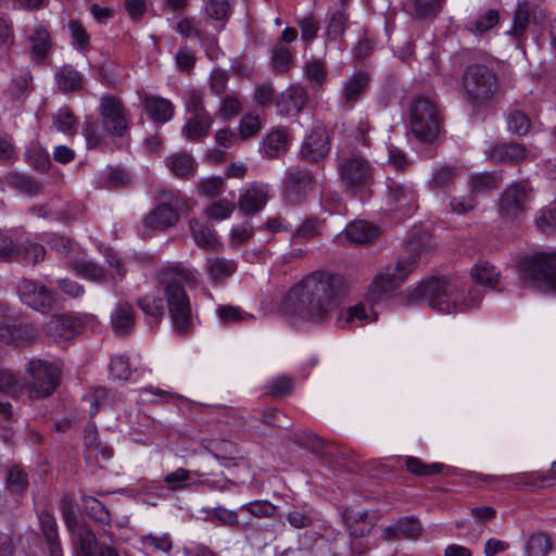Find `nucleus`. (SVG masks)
<instances>
[{
  "label": "nucleus",
  "instance_id": "3c124183",
  "mask_svg": "<svg viewBox=\"0 0 556 556\" xmlns=\"http://www.w3.org/2000/svg\"><path fill=\"white\" fill-rule=\"evenodd\" d=\"M407 470L417 476H433L441 472L443 465L440 463L426 464L417 457H408L405 460Z\"/></svg>",
  "mask_w": 556,
  "mask_h": 556
},
{
  "label": "nucleus",
  "instance_id": "6e6552de",
  "mask_svg": "<svg viewBox=\"0 0 556 556\" xmlns=\"http://www.w3.org/2000/svg\"><path fill=\"white\" fill-rule=\"evenodd\" d=\"M28 381L23 382L24 393L29 397H47L56 389L59 369L55 365L41 359H31L27 364Z\"/></svg>",
  "mask_w": 556,
  "mask_h": 556
},
{
  "label": "nucleus",
  "instance_id": "8fccbe9b",
  "mask_svg": "<svg viewBox=\"0 0 556 556\" xmlns=\"http://www.w3.org/2000/svg\"><path fill=\"white\" fill-rule=\"evenodd\" d=\"M83 506L88 516L93 518L101 525H108L110 522V513L105 506L92 496L83 497Z\"/></svg>",
  "mask_w": 556,
  "mask_h": 556
},
{
  "label": "nucleus",
  "instance_id": "37998d69",
  "mask_svg": "<svg viewBox=\"0 0 556 556\" xmlns=\"http://www.w3.org/2000/svg\"><path fill=\"white\" fill-rule=\"evenodd\" d=\"M552 540L546 533H533L526 543V555L547 556L552 551Z\"/></svg>",
  "mask_w": 556,
  "mask_h": 556
},
{
  "label": "nucleus",
  "instance_id": "680f3d73",
  "mask_svg": "<svg viewBox=\"0 0 556 556\" xmlns=\"http://www.w3.org/2000/svg\"><path fill=\"white\" fill-rule=\"evenodd\" d=\"M54 127L64 134H70L76 127V119L67 108H61L53 116Z\"/></svg>",
  "mask_w": 556,
  "mask_h": 556
},
{
  "label": "nucleus",
  "instance_id": "20e7f679",
  "mask_svg": "<svg viewBox=\"0 0 556 556\" xmlns=\"http://www.w3.org/2000/svg\"><path fill=\"white\" fill-rule=\"evenodd\" d=\"M337 169L348 192L364 195L374 184V168L358 153L342 151L338 156Z\"/></svg>",
  "mask_w": 556,
  "mask_h": 556
},
{
  "label": "nucleus",
  "instance_id": "e2e57ef3",
  "mask_svg": "<svg viewBox=\"0 0 556 556\" xmlns=\"http://www.w3.org/2000/svg\"><path fill=\"white\" fill-rule=\"evenodd\" d=\"M241 509L257 517H271L275 514L276 506L268 501H253L241 506Z\"/></svg>",
  "mask_w": 556,
  "mask_h": 556
},
{
  "label": "nucleus",
  "instance_id": "a19ab883",
  "mask_svg": "<svg viewBox=\"0 0 556 556\" xmlns=\"http://www.w3.org/2000/svg\"><path fill=\"white\" fill-rule=\"evenodd\" d=\"M14 256L23 258L27 264L35 265L45 256V248L38 243H31L27 239L16 240Z\"/></svg>",
  "mask_w": 556,
  "mask_h": 556
},
{
  "label": "nucleus",
  "instance_id": "774afa93",
  "mask_svg": "<svg viewBox=\"0 0 556 556\" xmlns=\"http://www.w3.org/2000/svg\"><path fill=\"white\" fill-rule=\"evenodd\" d=\"M305 74L314 89L321 88L326 78V71L323 62L313 61L307 63L305 67Z\"/></svg>",
  "mask_w": 556,
  "mask_h": 556
},
{
  "label": "nucleus",
  "instance_id": "f704fd0d",
  "mask_svg": "<svg viewBox=\"0 0 556 556\" xmlns=\"http://www.w3.org/2000/svg\"><path fill=\"white\" fill-rule=\"evenodd\" d=\"M71 267L78 276L90 281L102 282L108 279L106 271L89 258L71 261Z\"/></svg>",
  "mask_w": 556,
  "mask_h": 556
},
{
  "label": "nucleus",
  "instance_id": "c9c22d12",
  "mask_svg": "<svg viewBox=\"0 0 556 556\" xmlns=\"http://www.w3.org/2000/svg\"><path fill=\"white\" fill-rule=\"evenodd\" d=\"M527 156L526 148L518 143L497 146L490 153V159L497 163L519 162Z\"/></svg>",
  "mask_w": 556,
  "mask_h": 556
},
{
  "label": "nucleus",
  "instance_id": "a211bd4d",
  "mask_svg": "<svg viewBox=\"0 0 556 556\" xmlns=\"http://www.w3.org/2000/svg\"><path fill=\"white\" fill-rule=\"evenodd\" d=\"M388 212L399 211L409 216L415 205V192L412 186L392 182L389 186Z\"/></svg>",
  "mask_w": 556,
  "mask_h": 556
},
{
  "label": "nucleus",
  "instance_id": "5701e85b",
  "mask_svg": "<svg viewBox=\"0 0 556 556\" xmlns=\"http://www.w3.org/2000/svg\"><path fill=\"white\" fill-rule=\"evenodd\" d=\"M141 103L146 113L154 122L164 124L174 116L175 108L173 103L165 98L144 96Z\"/></svg>",
  "mask_w": 556,
  "mask_h": 556
},
{
  "label": "nucleus",
  "instance_id": "13d9d810",
  "mask_svg": "<svg viewBox=\"0 0 556 556\" xmlns=\"http://www.w3.org/2000/svg\"><path fill=\"white\" fill-rule=\"evenodd\" d=\"M68 31L76 49L85 50L88 48L90 37L86 28L79 22L71 20L68 22Z\"/></svg>",
  "mask_w": 556,
  "mask_h": 556
},
{
  "label": "nucleus",
  "instance_id": "09e8293b",
  "mask_svg": "<svg viewBox=\"0 0 556 556\" xmlns=\"http://www.w3.org/2000/svg\"><path fill=\"white\" fill-rule=\"evenodd\" d=\"M203 10L205 15L216 22H225L230 16L229 0H205Z\"/></svg>",
  "mask_w": 556,
  "mask_h": 556
},
{
  "label": "nucleus",
  "instance_id": "423d86ee",
  "mask_svg": "<svg viewBox=\"0 0 556 556\" xmlns=\"http://www.w3.org/2000/svg\"><path fill=\"white\" fill-rule=\"evenodd\" d=\"M409 126L419 141L433 142L441 129V114L437 104L425 97L415 98L409 108Z\"/></svg>",
  "mask_w": 556,
  "mask_h": 556
},
{
  "label": "nucleus",
  "instance_id": "58836bf2",
  "mask_svg": "<svg viewBox=\"0 0 556 556\" xmlns=\"http://www.w3.org/2000/svg\"><path fill=\"white\" fill-rule=\"evenodd\" d=\"M471 276L479 285L495 288L501 274L496 267L491 265L489 262H479L471 268Z\"/></svg>",
  "mask_w": 556,
  "mask_h": 556
},
{
  "label": "nucleus",
  "instance_id": "f03ea898",
  "mask_svg": "<svg viewBox=\"0 0 556 556\" xmlns=\"http://www.w3.org/2000/svg\"><path fill=\"white\" fill-rule=\"evenodd\" d=\"M425 299L429 306L442 314L463 313L468 308L477 306L482 295L475 288L467 291L456 282L443 278H433L421 282L410 295L412 301Z\"/></svg>",
  "mask_w": 556,
  "mask_h": 556
},
{
  "label": "nucleus",
  "instance_id": "b1692460",
  "mask_svg": "<svg viewBox=\"0 0 556 556\" xmlns=\"http://www.w3.org/2000/svg\"><path fill=\"white\" fill-rule=\"evenodd\" d=\"M204 473L199 470H189L182 467L176 468L175 470L164 476V484L170 492H179L190 488H198L197 480L193 477H203Z\"/></svg>",
  "mask_w": 556,
  "mask_h": 556
},
{
  "label": "nucleus",
  "instance_id": "052dcab7",
  "mask_svg": "<svg viewBox=\"0 0 556 556\" xmlns=\"http://www.w3.org/2000/svg\"><path fill=\"white\" fill-rule=\"evenodd\" d=\"M507 127L510 132L522 136L529 131L530 121L525 113L514 111L508 115Z\"/></svg>",
  "mask_w": 556,
  "mask_h": 556
},
{
  "label": "nucleus",
  "instance_id": "dca6fc26",
  "mask_svg": "<svg viewBox=\"0 0 556 556\" xmlns=\"http://www.w3.org/2000/svg\"><path fill=\"white\" fill-rule=\"evenodd\" d=\"M307 102V91L301 86H289L275 100L278 114L292 116L299 114Z\"/></svg>",
  "mask_w": 556,
  "mask_h": 556
},
{
  "label": "nucleus",
  "instance_id": "4468645a",
  "mask_svg": "<svg viewBox=\"0 0 556 556\" xmlns=\"http://www.w3.org/2000/svg\"><path fill=\"white\" fill-rule=\"evenodd\" d=\"M329 150L330 141L326 129L315 127L305 136L301 155L306 161L318 162L327 156Z\"/></svg>",
  "mask_w": 556,
  "mask_h": 556
},
{
  "label": "nucleus",
  "instance_id": "69168bd1",
  "mask_svg": "<svg viewBox=\"0 0 556 556\" xmlns=\"http://www.w3.org/2000/svg\"><path fill=\"white\" fill-rule=\"evenodd\" d=\"M372 320H376V317L371 319L370 316L366 313L365 306L363 304H356L350 307L346 311L344 317V324L349 326L364 325Z\"/></svg>",
  "mask_w": 556,
  "mask_h": 556
},
{
  "label": "nucleus",
  "instance_id": "6e6d98bb",
  "mask_svg": "<svg viewBox=\"0 0 556 556\" xmlns=\"http://www.w3.org/2000/svg\"><path fill=\"white\" fill-rule=\"evenodd\" d=\"M263 123L260 116L254 114H245L239 123V137L245 140L255 136L262 128Z\"/></svg>",
  "mask_w": 556,
  "mask_h": 556
},
{
  "label": "nucleus",
  "instance_id": "4d7b16f0",
  "mask_svg": "<svg viewBox=\"0 0 556 556\" xmlns=\"http://www.w3.org/2000/svg\"><path fill=\"white\" fill-rule=\"evenodd\" d=\"M397 530L400 540H415L420 536L422 528L417 519L406 517L397 521Z\"/></svg>",
  "mask_w": 556,
  "mask_h": 556
},
{
  "label": "nucleus",
  "instance_id": "393cba45",
  "mask_svg": "<svg viewBox=\"0 0 556 556\" xmlns=\"http://www.w3.org/2000/svg\"><path fill=\"white\" fill-rule=\"evenodd\" d=\"M29 41L31 60L38 63L43 62L52 47L48 28L42 24L37 25L29 37Z\"/></svg>",
  "mask_w": 556,
  "mask_h": 556
},
{
  "label": "nucleus",
  "instance_id": "72a5a7b5",
  "mask_svg": "<svg viewBox=\"0 0 556 556\" xmlns=\"http://www.w3.org/2000/svg\"><path fill=\"white\" fill-rule=\"evenodd\" d=\"M190 231L198 247L206 251H214L218 245L215 232L206 225L197 219L190 220Z\"/></svg>",
  "mask_w": 556,
  "mask_h": 556
},
{
  "label": "nucleus",
  "instance_id": "5fc2aeb1",
  "mask_svg": "<svg viewBox=\"0 0 556 556\" xmlns=\"http://www.w3.org/2000/svg\"><path fill=\"white\" fill-rule=\"evenodd\" d=\"M0 391L17 395L24 393V386L11 370L0 368Z\"/></svg>",
  "mask_w": 556,
  "mask_h": 556
},
{
  "label": "nucleus",
  "instance_id": "de8ad7c7",
  "mask_svg": "<svg viewBox=\"0 0 556 556\" xmlns=\"http://www.w3.org/2000/svg\"><path fill=\"white\" fill-rule=\"evenodd\" d=\"M531 14V4L528 2L520 3L517 7V10L514 15L513 27L508 31L509 35L514 36L516 39H519L523 36L528 25L531 23L530 21Z\"/></svg>",
  "mask_w": 556,
  "mask_h": 556
},
{
  "label": "nucleus",
  "instance_id": "0eeeda50",
  "mask_svg": "<svg viewBox=\"0 0 556 556\" xmlns=\"http://www.w3.org/2000/svg\"><path fill=\"white\" fill-rule=\"evenodd\" d=\"M463 88L473 105H482L492 100L496 93L497 78L488 66L473 64L465 70Z\"/></svg>",
  "mask_w": 556,
  "mask_h": 556
},
{
  "label": "nucleus",
  "instance_id": "2eb2a0df",
  "mask_svg": "<svg viewBox=\"0 0 556 556\" xmlns=\"http://www.w3.org/2000/svg\"><path fill=\"white\" fill-rule=\"evenodd\" d=\"M38 336L37 329L27 323H0V342L15 346L30 344Z\"/></svg>",
  "mask_w": 556,
  "mask_h": 556
},
{
  "label": "nucleus",
  "instance_id": "864d4df0",
  "mask_svg": "<svg viewBox=\"0 0 556 556\" xmlns=\"http://www.w3.org/2000/svg\"><path fill=\"white\" fill-rule=\"evenodd\" d=\"M28 486L27 475L18 467L11 468L5 478V488L12 493H22Z\"/></svg>",
  "mask_w": 556,
  "mask_h": 556
},
{
  "label": "nucleus",
  "instance_id": "a18cd8bd",
  "mask_svg": "<svg viewBox=\"0 0 556 556\" xmlns=\"http://www.w3.org/2000/svg\"><path fill=\"white\" fill-rule=\"evenodd\" d=\"M142 547L149 553L168 554L173 548V542L168 534H147L140 538Z\"/></svg>",
  "mask_w": 556,
  "mask_h": 556
},
{
  "label": "nucleus",
  "instance_id": "7ed1b4c3",
  "mask_svg": "<svg viewBox=\"0 0 556 556\" xmlns=\"http://www.w3.org/2000/svg\"><path fill=\"white\" fill-rule=\"evenodd\" d=\"M195 286L199 282L197 271L188 268H175L172 278L166 281L165 295L170 316L172 328L176 333H186L192 324L189 298L180 285Z\"/></svg>",
  "mask_w": 556,
  "mask_h": 556
},
{
  "label": "nucleus",
  "instance_id": "bb28decb",
  "mask_svg": "<svg viewBox=\"0 0 556 556\" xmlns=\"http://www.w3.org/2000/svg\"><path fill=\"white\" fill-rule=\"evenodd\" d=\"M76 323L68 316H53L45 327L46 333L54 341L71 339L76 331Z\"/></svg>",
  "mask_w": 556,
  "mask_h": 556
},
{
  "label": "nucleus",
  "instance_id": "c756f323",
  "mask_svg": "<svg viewBox=\"0 0 556 556\" xmlns=\"http://www.w3.org/2000/svg\"><path fill=\"white\" fill-rule=\"evenodd\" d=\"M75 530L71 533L74 536V547L78 556H96L97 539L91 529L86 523H81Z\"/></svg>",
  "mask_w": 556,
  "mask_h": 556
},
{
  "label": "nucleus",
  "instance_id": "9b49d317",
  "mask_svg": "<svg viewBox=\"0 0 556 556\" xmlns=\"http://www.w3.org/2000/svg\"><path fill=\"white\" fill-rule=\"evenodd\" d=\"M531 189L528 182H513L506 187L498 200V212L506 219L521 216L529 204Z\"/></svg>",
  "mask_w": 556,
  "mask_h": 556
},
{
  "label": "nucleus",
  "instance_id": "a878e982",
  "mask_svg": "<svg viewBox=\"0 0 556 556\" xmlns=\"http://www.w3.org/2000/svg\"><path fill=\"white\" fill-rule=\"evenodd\" d=\"M213 119L208 114H194L182 127V135L190 141H201L208 135Z\"/></svg>",
  "mask_w": 556,
  "mask_h": 556
},
{
  "label": "nucleus",
  "instance_id": "603ef678",
  "mask_svg": "<svg viewBox=\"0 0 556 556\" xmlns=\"http://www.w3.org/2000/svg\"><path fill=\"white\" fill-rule=\"evenodd\" d=\"M235 204L229 200H218L206 206L204 213L208 219L224 220L231 216Z\"/></svg>",
  "mask_w": 556,
  "mask_h": 556
},
{
  "label": "nucleus",
  "instance_id": "9d476101",
  "mask_svg": "<svg viewBox=\"0 0 556 556\" xmlns=\"http://www.w3.org/2000/svg\"><path fill=\"white\" fill-rule=\"evenodd\" d=\"M161 200L162 202L143 220L148 229L165 230L179 220L178 210L184 206V200L173 192H164Z\"/></svg>",
  "mask_w": 556,
  "mask_h": 556
},
{
  "label": "nucleus",
  "instance_id": "aec40b11",
  "mask_svg": "<svg viewBox=\"0 0 556 556\" xmlns=\"http://www.w3.org/2000/svg\"><path fill=\"white\" fill-rule=\"evenodd\" d=\"M290 144L287 130L276 128L269 131L260 144V153L268 159L278 157L286 153Z\"/></svg>",
  "mask_w": 556,
  "mask_h": 556
},
{
  "label": "nucleus",
  "instance_id": "2f4dec72",
  "mask_svg": "<svg viewBox=\"0 0 556 556\" xmlns=\"http://www.w3.org/2000/svg\"><path fill=\"white\" fill-rule=\"evenodd\" d=\"M311 182L312 177L308 173L302 170L291 173L286 184V199L291 202L296 201L306 193Z\"/></svg>",
  "mask_w": 556,
  "mask_h": 556
},
{
  "label": "nucleus",
  "instance_id": "ea45409f",
  "mask_svg": "<svg viewBox=\"0 0 556 556\" xmlns=\"http://www.w3.org/2000/svg\"><path fill=\"white\" fill-rule=\"evenodd\" d=\"M206 269L212 280L220 281L236 271L237 264L232 260L211 257L206 261Z\"/></svg>",
  "mask_w": 556,
  "mask_h": 556
},
{
  "label": "nucleus",
  "instance_id": "cd10ccee",
  "mask_svg": "<svg viewBox=\"0 0 556 556\" xmlns=\"http://www.w3.org/2000/svg\"><path fill=\"white\" fill-rule=\"evenodd\" d=\"M111 323L115 333L126 334L135 325L134 308L129 303L121 302L111 314Z\"/></svg>",
  "mask_w": 556,
  "mask_h": 556
},
{
  "label": "nucleus",
  "instance_id": "c85d7f7f",
  "mask_svg": "<svg viewBox=\"0 0 556 556\" xmlns=\"http://www.w3.org/2000/svg\"><path fill=\"white\" fill-rule=\"evenodd\" d=\"M444 0H405L404 10L414 18H428L439 14Z\"/></svg>",
  "mask_w": 556,
  "mask_h": 556
},
{
  "label": "nucleus",
  "instance_id": "7c9ffc66",
  "mask_svg": "<svg viewBox=\"0 0 556 556\" xmlns=\"http://www.w3.org/2000/svg\"><path fill=\"white\" fill-rule=\"evenodd\" d=\"M166 166L178 178L192 175L197 168V162L191 154L185 152L174 153L166 157Z\"/></svg>",
  "mask_w": 556,
  "mask_h": 556
},
{
  "label": "nucleus",
  "instance_id": "49530a36",
  "mask_svg": "<svg viewBox=\"0 0 556 556\" xmlns=\"http://www.w3.org/2000/svg\"><path fill=\"white\" fill-rule=\"evenodd\" d=\"M551 477L544 476L538 471L520 472L510 477V483L514 486H547L552 484Z\"/></svg>",
  "mask_w": 556,
  "mask_h": 556
},
{
  "label": "nucleus",
  "instance_id": "473e14b6",
  "mask_svg": "<svg viewBox=\"0 0 556 556\" xmlns=\"http://www.w3.org/2000/svg\"><path fill=\"white\" fill-rule=\"evenodd\" d=\"M378 235V228L364 220L351 223L345 228V237L353 243L365 244L374 240Z\"/></svg>",
  "mask_w": 556,
  "mask_h": 556
},
{
  "label": "nucleus",
  "instance_id": "6ab92c4d",
  "mask_svg": "<svg viewBox=\"0 0 556 556\" xmlns=\"http://www.w3.org/2000/svg\"><path fill=\"white\" fill-rule=\"evenodd\" d=\"M500 22L498 11L496 9H488L473 17L466 28L476 37L489 38L492 34L496 33Z\"/></svg>",
  "mask_w": 556,
  "mask_h": 556
},
{
  "label": "nucleus",
  "instance_id": "f3484780",
  "mask_svg": "<svg viewBox=\"0 0 556 556\" xmlns=\"http://www.w3.org/2000/svg\"><path fill=\"white\" fill-rule=\"evenodd\" d=\"M100 113L108 131L115 136H122L126 129V121L121 102L115 98H103L100 103Z\"/></svg>",
  "mask_w": 556,
  "mask_h": 556
},
{
  "label": "nucleus",
  "instance_id": "f257e3e1",
  "mask_svg": "<svg viewBox=\"0 0 556 556\" xmlns=\"http://www.w3.org/2000/svg\"><path fill=\"white\" fill-rule=\"evenodd\" d=\"M339 278L325 271H315L306 276L292 291L290 298L298 302V318L313 324L328 319L339 306L337 286Z\"/></svg>",
  "mask_w": 556,
  "mask_h": 556
},
{
  "label": "nucleus",
  "instance_id": "4be33fe9",
  "mask_svg": "<svg viewBox=\"0 0 556 556\" xmlns=\"http://www.w3.org/2000/svg\"><path fill=\"white\" fill-rule=\"evenodd\" d=\"M368 84L369 77L363 72L356 73L345 80L341 89L342 105L349 110L352 109L368 87Z\"/></svg>",
  "mask_w": 556,
  "mask_h": 556
},
{
  "label": "nucleus",
  "instance_id": "79ce46f5",
  "mask_svg": "<svg viewBox=\"0 0 556 556\" xmlns=\"http://www.w3.org/2000/svg\"><path fill=\"white\" fill-rule=\"evenodd\" d=\"M138 306L154 320H159L164 315V302L159 292H151L140 298Z\"/></svg>",
  "mask_w": 556,
  "mask_h": 556
},
{
  "label": "nucleus",
  "instance_id": "1a4fd4ad",
  "mask_svg": "<svg viewBox=\"0 0 556 556\" xmlns=\"http://www.w3.org/2000/svg\"><path fill=\"white\" fill-rule=\"evenodd\" d=\"M417 258L415 255L399 260L395 264L386 266L374 279L370 294L378 299L389 291L397 288L415 269Z\"/></svg>",
  "mask_w": 556,
  "mask_h": 556
},
{
  "label": "nucleus",
  "instance_id": "c03bdc74",
  "mask_svg": "<svg viewBox=\"0 0 556 556\" xmlns=\"http://www.w3.org/2000/svg\"><path fill=\"white\" fill-rule=\"evenodd\" d=\"M216 314L220 321L225 324H240L254 320V315L250 314L239 306L220 305L216 308Z\"/></svg>",
  "mask_w": 556,
  "mask_h": 556
},
{
  "label": "nucleus",
  "instance_id": "bf43d9fd",
  "mask_svg": "<svg viewBox=\"0 0 556 556\" xmlns=\"http://www.w3.org/2000/svg\"><path fill=\"white\" fill-rule=\"evenodd\" d=\"M198 478V486H204L210 491L225 492L235 485V483L223 473L216 476L215 478H207L205 475Z\"/></svg>",
  "mask_w": 556,
  "mask_h": 556
},
{
  "label": "nucleus",
  "instance_id": "39448f33",
  "mask_svg": "<svg viewBox=\"0 0 556 556\" xmlns=\"http://www.w3.org/2000/svg\"><path fill=\"white\" fill-rule=\"evenodd\" d=\"M520 277L543 292L556 293V252H542L523 257Z\"/></svg>",
  "mask_w": 556,
  "mask_h": 556
},
{
  "label": "nucleus",
  "instance_id": "0e129e2a",
  "mask_svg": "<svg viewBox=\"0 0 556 556\" xmlns=\"http://www.w3.org/2000/svg\"><path fill=\"white\" fill-rule=\"evenodd\" d=\"M253 236V227L249 222L236 225L230 230V244L238 248L244 244Z\"/></svg>",
  "mask_w": 556,
  "mask_h": 556
},
{
  "label": "nucleus",
  "instance_id": "ddd939ff",
  "mask_svg": "<svg viewBox=\"0 0 556 556\" xmlns=\"http://www.w3.org/2000/svg\"><path fill=\"white\" fill-rule=\"evenodd\" d=\"M17 290L21 301L36 311L43 312L52 306V292L38 281L23 279L20 281Z\"/></svg>",
  "mask_w": 556,
  "mask_h": 556
},
{
  "label": "nucleus",
  "instance_id": "338daca9",
  "mask_svg": "<svg viewBox=\"0 0 556 556\" xmlns=\"http://www.w3.org/2000/svg\"><path fill=\"white\" fill-rule=\"evenodd\" d=\"M225 190L224 179L220 177H208L203 179L198 185V191L202 195L215 197L223 193Z\"/></svg>",
  "mask_w": 556,
  "mask_h": 556
},
{
  "label": "nucleus",
  "instance_id": "f8f14e48",
  "mask_svg": "<svg viewBox=\"0 0 556 556\" xmlns=\"http://www.w3.org/2000/svg\"><path fill=\"white\" fill-rule=\"evenodd\" d=\"M201 446L206 453L212 455L223 467L238 466L239 462L244 458L243 450L233 441L206 438L201 441Z\"/></svg>",
  "mask_w": 556,
  "mask_h": 556
},
{
  "label": "nucleus",
  "instance_id": "4c0bfd02",
  "mask_svg": "<svg viewBox=\"0 0 556 556\" xmlns=\"http://www.w3.org/2000/svg\"><path fill=\"white\" fill-rule=\"evenodd\" d=\"M55 83L63 92H72L81 88L83 76L72 65H64L55 73Z\"/></svg>",
  "mask_w": 556,
  "mask_h": 556
},
{
  "label": "nucleus",
  "instance_id": "412c9836",
  "mask_svg": "<svg viewBox=\"0 0 556 556\" xmlns=\"http://www.w3.org/2000/svg\"><path fill=\"white\" fill-rule=\"evenodd\" d=\"M268 200V186L253 184L240 195L239 206L245 213H256L265 206Z\"/></svg>",
  "mask_w": 556,
  "mask_h": 556
},
{
  "label": "nucleus",
  "instance_id": "e433bc0d",
  "mask_svg": "<svg viewBox=\"0 0 556 556\" xmlns=\"http://www.w3.org/2000/svg\"><path fill=\"white\" fill-rule=\"evenodd\" d=\"M502 181V174L495 172L472 175L469 181L470 192L473 195L490 192L496 189Z\"/></svg>",
  "mask_w": 556,
  "mask_h": 556
}]
</instances>
